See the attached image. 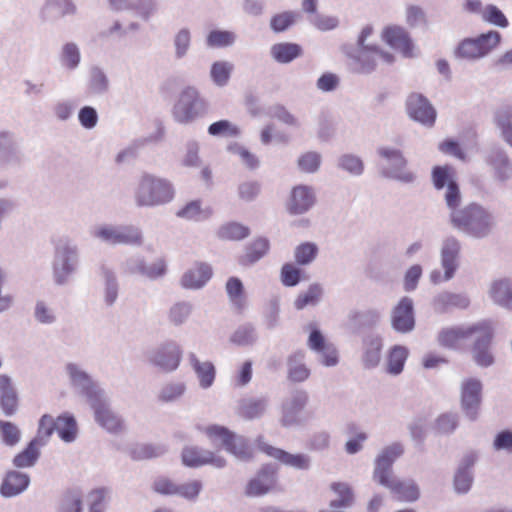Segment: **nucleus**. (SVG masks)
<instances>
[{
  "label": "nucleus",
  "mask_w": 512,
  "mask_h": 512,
  "mask_svg": "<svg viewBox=\"0 0 512 512\" xmlns=\"http://www.w3.org/2000/svg\"><path fill=\"white\" fill-rule=\"evenodd\" d=\"M138 206H158L170 202L174 197V188L165 178L144 173L134 192Z\"/></svg>",
  "instance_id": "7ed1b4c3"
},
{
  "label": "nucleus",
  "mask_w": 512,
  "mask_h": 512,
  "mask_svg": "<svg viewBox=\"0 0 512 512\" xmlns=\"http://www.w3.org/2000/svg\"><path fill=\"white\" fill-rule=\"evenodd\" d=\"M96 422L110 432H119L123 429V421L110 409V407L98 398L92 400Z\"/></svg>",
  "instance_id": "f3484780"
},
{
  "label": "nucleus",
  "mask_w": 512,
  "mask_h": 512,
  "mask_svg": "<svg viewBox=\"0 0 512 512\" xmlns=\"http://www.w3.org/2000/svg\"><path fill=\"white\" fill-rule=\"evenodd\" d=\"M191 364L204 388L212 385L215 378V368L210 362H200L194 354L190 355Z\"/></svg>",
  "instance_id": "2f4dec72"
},
{
  "label": "nucleus",
  "mask_w": 512,
  "mask_h": 512,
  "mask_svg": "<svg viewBox=\"0 0 512 512\" xmlns=\"http://www.w3.org/2000/svg\"><path fill=\"white\" fill-rule=\"evenodd\" d=\"M403 447L394 443L385 447L375 460L373 477L387 487L398 500L412 502L419 498V489L413 482L401 481L394 477L392 465L403 454Z\"/></svg>",
  "instance_id": "f03ea898"
},
{
  "label": "nucleus",
  "mask_w": 512,
  "mask_h": 512,
  "mask_svg": "<svg viewBox=\"0 0 512 512\" xmlns=\"http://www.w3.org/2000/svg\"><path fill=\"white\" fill-rule=\"evenodd\" d=\"M406 108L409 116L426 126H432L436 120V111L429 101L421 94L409 95Z\"/></svg>",
  "instance_id": "f8f14e48"
},
{
  "label": "nucleus",
  "mask_w": 512,
  "mask_h": 512,
  "mask_svg": "<svg viewBox=\"0 0 512 512\" xmlns=\"http://www.w3.org/2000/svg\"><path fill=\"white\" fill-rule=\"evenodd\" d=\"M182 462L187 467H200L211 465L216 468H222L226 465V460L218 452L203 450L198 447H185L181 454Z\"/></svg>",
  "instance_id": "9b49d317"
},
{
  "label": "nucleus",
  "mask_w": 512,
  "mask_h": 512,
  "mask_svg": "<svg viewBox=\"0 0 512 512\" xmlns=\"http://www.w3.org/2000/svg\"><path fill=\"white\" fill-rule=\"evenodd\" d=\"M261 192V186L256 181H246L239 185L238 195L244 202L254 201Z\"/></svg>",
  "instance_id": "603ef678"
},
{
  "label": "nucleus",
  "mask_w": 512,
  "mask_h": 512,
  "mask_svg": "<svg viewBox=\"0 0 512 512\" xmlns=\"http://www.w3.org/2000/svg\"><path fill=\"white\" fill-rule=\"evenodd\" d=\"M191 36L188 29H181L175 37V48L177 56L183 57L190 46Z\"/></svg>",
  "instance_id": "338daca9"
},
{
  "label": "nucleus",
  "mask_w": 512,
  "mask_h": 512,
  "mask_svg": "<svg viewBox=\"0 0 512 512\" xmlns=\"http://www.w3.org/2000/svg\"><path fill=\"white\" fill-rule=\"evenodd\" d=\"M164 453V449L161 446H155L152 444H137L131 451L130 456L133 460H150L157 458Z\"/></svg>",
  "instance_id": "ea45409f"
},
{
  "label": "nucleus",
  "mask_w": 512,
  "mask_h": 512,
  "mask_svg": "<svg viewBox=\"0 0 512 512\" xmlns=\"http://www.w3.org/2000/svg\"><path fill=\"white\" fill-rule=\"evenodd\" d=\"M207 45L212 48L227 47L235 41L233 32L224 30H212L207 36Z\"/></svg>",
  "instance_id": "a18cd8bd"
},
{
  "label": "nucleus",
  "mask_w": 512,
  "mask_h": 512,
  "mask_svg": "<svg viewBox=\"0 0 512 512\" xmlns=\"http://www.w3.org/2000/svg\"><path fill=\"white\" fill-rule=\"evenodd\" d=\"M202 490V483L199 480H192L187 483L177 485V496L187 500H194L198 497Z\"/></svg>",
  "instance_id": "3c124183"
},
{
  "label": "nucleus",
  "mask_w": 512,
  "mask_h": 512,
  "mask_svg": "<svg viewBox=\"0 0 512 512\" xmlns=\"http://www.w3.org/2000/svg\"><path fill=\"white\" fill-rule=\"evenodd\" d=\"M491 297L499 305L512 310V290L508 280L495 281L491 287Z\"/></svg>",
  "instance_id": "7c9ffc66"
},
{
  "label": "nucleus",
  "mask_w": 512,
  "mask_h": 512,
  "mask_svg": "<svg viewBox=\"0 0 512 512\" xmlns=\"http://www.w3.org/2000/svg\"><path fill=\"white\" fill-rule=\"evenodd\" d=\"M225 288L231 304L237 311L242 312L246 306V295L242 281L237 277H230Z\"/></svg>",
  "instance_id": "bb28decb"
},
{
  "label": "nucleus",
  "mask_w": 512,
  "mask_h": 512,
  "mask_svg": "<svg viewBox=\"0 0 512 512\" xmlns=\"http://www.w3.org/2000/svg\"><path fill=\"white\" fill-rule=\"evenodd\" d=\"M298 165L304 172H315L320 165V156L315 152H307L299 158Z\"/></svg>",
  "instance_id": "13d9d810"
},
{
  "label": "nucleus",
  "mask_w": 512,
  "mask_h": 512,
  "mask_svg": "<svg viewBox=\"0 0 512 512\" xmlns=\"http://www.w3.org/2000/svg\"><path fill=\"white\" fill-rule=\"evenodd\" d=\"M269 250V241L265 238L255 239L246 249L243 256L240 257L239 263L247 266L261 259Z\"/></svg>",
  "instance_id": "c85d7f7f"
},
{
  "label": "nucleus",
  "mask_w": 512,
  "mask_h": 512,
  "mask_svg": "<svg viewBox=\"0 0 512 512\" xmlns=\"http://www.w3.org/2000/svg\"><path fill=\"white\" fill-rule=\"evenodd\" d=\"M232 71V65L227 62H215L211 68V77L213 81L219 85H225Z\"/></svg>",
  "instance_id": "8fccbe9b"
},
{
  "label": "nucleus",
  "mask_w": 512,
  "mask_h": 512,
  "mask_svg": "<svg viewBox=\"0 0 512 512\" xmlns=\"http://www.w3.org/2000/svg\"><path fill=\"white\" fill-rule=\"evenodd\" d=\"M382 344L379 339L371 340L368 344L363 361L366 367L371 368L378 365L381 358Z\"/></svg>",
  "instance_id": "09e8293b"
},
{
  "label": "nucleus",
  "mask_w": 512,
  "mask_h": 512,
  "mask_svg": "<svg viewBox=\"0 0 512 512\" xmlns=\"http://www.w3.org/2000/svg\"><path fill=\"white\" fill-rule=\"evenodd\" d=\"M511 113L509 111L498 112L496 123L502 130L505 141L512 147V125L510 123Z\"/></svg>",
  "instance_id": "5fc2aeb1"
},
{
  "label": "nucleus",
  "mask_w": 512,
  "mask_h": 512,
  "mask_svg": "<svg viewBox=\"0 0 512 512\" xmlns=\"http://www.w3.org/2000/svg\"><path fill=\"white\" fill-rule=\"evenodd\" d=\"M330 489L338 496L337 499L331 500V508H347L354 502V493L348 483L333 482Z\"/></svg>",
  "instance_id": "cd10ccee"
},
{
  "label": "nucleus",
  "mask_w": 512,
  "mask_h": 512,
  "mask_svg": "<svg viewBox=\"0 0 512 512\" xmlns=\"http://www.w3.org/2000/svg\"><path fill=\"white\" fill-rule=\"evenodd\" d=\"M182 352L175 343H167L158 348L151 358V362L164 371L175 370L180 363Z\"/></svg>",
  "instance_id": "6ab92c4d"
},
{
  "label": "nucleus",
  "mask_w": 512,
  "mask_h": 512,
  "mask_svg": "<svg viewBox=\"0 0 512 512\" xmlns=\"http://www.w3.org/2000/svg\"><path fill=\"white\" fill-rule=\"evenodd\" d=\"M315 197L310 187L305 185L295 186L287 202V210L290 214L298 215L308 211L314 204Z\"/></svg>",
  "instance_id": "a211bd4d"
},
{
  "label": "nucleus",
  "mask_w": 512,
  "mask_h": 512,
  "mask_svg": "<svg viewBox=\"0 0 512 512\" xmlns=\"http://www.w3.org/2000/svg\"><path fill=\"white\" fill-rule=\"evenodd\" d=\"M322 288L319 284H312L309 286V288L303 292L300 293L295 302L294 306L297 310H302L307 306L310 305H316L318 301L320 300L322 296Z\"/></svg>",
  "instance_id": "e433bc0d"
},
{
  "label": "nucleus",
  "mask_w": 512,
  "mask_h": 512,
  "mask_svg": "<svg viewBox=\"0 0 512 512\" xmlns=\"http://www.w3.org/2000/svg\"><path fill=\"white\" fill-rule=\"evenodd\" d=\"M265 410V403L261 399H248L241 401L239 415L245 419L259 417Z\"/></svg>",
  "instance_id": "37998d69"
},
{
  "label": "nucleus",
  "mask_w": 512,
  "mask_h": 512,
  "mask_svg": "<svg viewBox=\"0 0 512 512\" xmlns=\"http://www.w3.org/2000/svg\"><path fill=\"white\" fill-rule=\"evenodd\" d=\"M212 276V269L206 263H197L184 273L181 279L182 286L189 289L202 287Z\"/></svg>",
  "instance_id": "5701e85b"
},
{
  "label": "nucleus",
  "mask_w": 512,
  "mask_h": 512,
  "mask_svg": "<svg viewBox=\"0 0 512 512\" xmlns=\"http://www.w3.org/2000/svg\"><path fill=\"white\" fill-rule=\"evenodd\" d=\"M0 430L3 440L7 445L12 446L19 441L20 431L13 423L0 421Z\"/></svg>",
  "instance_id": "6e6d98bb"
},
{
  "label": "nucleus",
  "mask_w": 512,
  "mask_h": 512,
  "mask_svg": "<svg viewBox=\"0 0 512 512\" xmlns=\"http://www.w3.org/2000/svg\"><path fill=\"white\" fill-rule=\"evenodd\" d=\"M96 235L110 244H140L141 233L134 227H103Z\"/></svg>",
  "instance_id": "2eb2a0df"
},
{
  "label": "nucleus",
  "mask_w": 512,
  "mask_h": 512,
  "mask_svg": "<svg viewBox=\"0 0 512 512\" xmlns=\"http://www.w3.org/2000/svg\"><path fill=\"white\" fill-rule=\"evenodd\" d=\"M203 432L212 445L222 447L241 459L251 457V450L245 439L237 436L228 428L220 425H210L204 428Z\"/></svg>",
  "instance_id": "39448f33"
},
{
  "label": "nucleus",
  "mask_w": 512,
  "mask_h": 512,
  "mask_svg": "<svg viewBox=\"0 0 512 512\" xmlns=\"http://www.w3.org/2000/svg\"><path fill=\"white\" fill-rule=\"evenodd\" d=\"M436 303L439 309L444 311L452 307L466 308L469 305V300L466 296L461 294L444 292L437 297Z\"/></svg>",
  "instance_id": "58836bf2"
},
{
  "label": "nucleus",
  "mask_w": 512,
  "mask_h": 512,
  "mask_svg": "<svg viewBox=\"0 0 512 512\" xmlns=\"http://www.w3.org/2000/svg\"><path fill=\"white\" fill-rule=\"evenodd\" d=\"M28 484L29 478L26 474L9 472L1 485V493L6 497L15 496L25 490Z\"/></svg>",
  "instance_id": "a878e982"
},
{
  "label": "nucleus",
  "mask_w": 512,
  "mask_h": 512,
  "mask_svg": "<svg viewBox=\"0 0 512 512\" xmlns=\"http://www.w3.org/2000/svg\"><path fill=\"white\" fill-rule=\"evenodd\" d=\"M406 21L411 26L426 24V15L423 9L419 6L410 5L406 10Z\"/></svg>",
  "instance_id": "0e129e2a"
},
{
  "label": "nucleus",
  "mask_w": 512,
  "mask_h": 512,
  "mask_svg": "<svg viewBox=\"0 0 512 512\" xmlns=\"http://www.w3.org/2000/svg\"><path fill=\"white\" fill-rule=\"evenodd\" d=\"M299 18V13L283 11L273 15L270 19V28L275 33H281L293 26Z\"/></svg>",
  "instance_id": "72a5a7b5"
},
{
  "label": "nucleus",
  "mask_w": 512,
  "mask_h": 512,
  "mask_svg": "<svg viewBox=\"0 0 512 512\" xmlns=\"http://www.w3.org/2000/svg\"><path fill=\"white\" fill-rule=\"evenodd\" d=\"M39 446H41V444L32 440L23 451L14 457L13 464L18 468L32 466L39 457Z\"/></svg>",
  "instance_id": "f704fd0d"
},
{
  "label": "nucleus",
  "mask_w": 512,
  "mask_h": 512,
  "mask_svg": "<svg viewBox=\"0 0 512 512\" xmlns=\"http://www.w3.org/2000/svg\"><path fill=\"white\" fill-rule=\"evenodd\" d=\"M107 496V490L105 488L94 489L89 494L90 508L89 512H103L104 501Z\"/></svg>",
  "instance_id": "680f3d73"
},
{
  "label": "nucleus",
  "mask_w": 512,
  "mask_h": 512,
  "mask_svg": "<svg viewBox=\"0 0 512 512\" xmlns=\"http://www.w3.org/2000/svg\"><path fill=\"white\" fill-rule=\"evenodd\" d=\"M191 311V307L186 303H177L175 304L169 313V318L171 322L178 325L183 323V321L189 316Z\"/></svg>",
  "instance_id": "774afa93"
},
{
  "label": "nucleus",
  "mask_w": 512,
  "mask_h": 512,
  "mask_svg": "<svg viewBox=\"0 0 512 512\" xmlns=\"http://www.w3.org/2000/svg\"><path fill=\"white\" fill-rule=\"evenodd\" d=\"M308 346L310 349L321 354L323 365L335 366L338 363V353L336 348L326 341L319 330L314 329L311 331L308 338Z\"/></svg>",
  "instance_id": "412c9836"
},
{
  "label": "nucleus",
  "mask_w": 512,
  "mask_h": 512,
  "mask_svg": "<svg viewBox=\"0 0 512 512\" xmlns=\"http://www.w3.org/2000/svg\"><path fill=\"white\" fill-rule=\"evenodd\" d=\"M451 220L455 227L475 237L487 235L491 227L490 215L475 204L453 211Z\"/></svg>",
  "instance_id": "20e7f679"
},
{
  "label": "nucleus",
  "mask_w": 512,
  "mask_h": 512,
  "mask_svg": "<svg viewBox=\"0 0 512 512\" xmlns=\"http://www.w3.org/2000/svg\"><path fill=\"white\" fill-rule=\"evenodd\" d=\"M493 447L495 450L512 452V431L502 430L494 438Z\"/></svg>",
  "instance_id": "69168bd1"
},
{
  "label": "nucleus",
  "mask_w": 512,
  "mask_h": 512,
  "mask_svg": "<svg viewBox=\"0 0 512 512\" xmlns=\"http://www.w3.org/2000/svg\"><path fill=\"white\" fill-rule=\"evenodd\" d=\"M55 430L56 420H54L52 416L45 414L39 421L37 436L33 440L37 441V443L41 445H44Z\"/></svg>",
  "instance_id": "49530a36"
},
{
  "label": "nucleus",
  "mask_w": 512,
  "mask_h": 512,
  "mask_svg": "<svg viewBox=\"0 0 512 512\" xmlns=\"http://www.w3.org/2000/svg\"><path fill=\"white\" fill-rule=\"evenodd\" d=\"M494 336L493 326L489 321H481L467 327H449L438 334V343L448 349H461L472 344L474 361L482 367L493 364L494 357L490 346Z\"/></svg>",
  "instance_id": "f257e3e1"
},
{
  "label": "nucleus",
  "mask_w": 512,
  "mask_h": 512,
  "mask_svg": "<svg viewBox=\"0 0 512 512\" xmlns=\"http://www.w3.org/2000/svg\"><path fill=\"white\" fill-rule=\"evenodd\" d=\"M408 357V350L403 346H394L388 355L387 371L390 374L397 375L402 372L404 364Z\"/></svg>",
  "instance_id": "473e14b6"
},
{
  "label": "nucleus",
  "mask_w": 512,
  "mask_h": 512,
  "mask_svg": "<svg viewBox=\"0 0 512 512\" xmlns=\"http://www.w3.org/2000/svg\"><path fill=\"white\" fill-rule=\"evenodd\" d=\"M372 31V27L366 26L362 29L358 38V44L362 46V49L360 50L357 58L360 63V70L365 73L372 71L378 60H382L387 63H391L394 60L392 54L383 52L377 46H364L365 40L372 34Z\"/></svg>",
  "instance_id": "6e6552de"
},
{
  "label": "nucleus",
  "mask_w": 512,
  "mask_h": 512,
  "mask_svg": "<svg viewBox=\"0 0 512 512\" xmlns=\"http://www.w3.org/2000/svg\"><path fill=\"white\" fill-rule=\"evenodd\" d=\"M62 59L69 68H75L78 65L80 61V53L74 43H67L63 47Z\"/></svg>",
  "instance_id": "e2e57ef3"
},
{
  "label": "nucleus",
  "mask_w": 512,
  "mask_h": 512,
  "mask_svg": "<svg viewBox=\"0 0 512 512\" xmlns=\"http://www.w3.org/2000/svg\"><path fill=\"white\" fill-rule=\"evenodd\" d=\"M56 431L59 437L65 442H71L77 435V423L69 413H63L56 419Z\"/></svg>",
  "instance_id": "c756f323"
},
{
  "label": "nucleus",
  "mask_w": 512,
  "mask_h": 512,
  "mask_svg": "<svg viewBox=\"0 0 512 512\" xmlns=\"http://www.w3.org/2000/svg\"><path fill=\"white\" fill-rule=\"evenodd\" d=\"M454 176L455 170L449 165L436 166L432 171L433 184L437 189H442L445 185L448 186L450 181H455Z\"/></svg>",
  "instance_id": "c03bdc74"
},
{
  "label": "nucleus",
  "mask_w": 512,
  "mask_h": 512,
  "mask_svg": "<svg viewBox=\"0 0 512 512\" xmlns=\"http://www.w3.org/2000/svg\"><path fill=\"white\" fill-rule=\"evenodd\" d=\"M392 326L401 333L409 332L414 327L413 302L410 298H402L392 313Z\"/></svg>",
  "instance_id": "dca6fc26"
},
{
  "label": "nucleus",
  "mask_w": 512,
  "mask_h": 512,
  "mask_svg": "<svg viewBox=\"0 0 512 512\" xmlns=\"http://www.w3.org/2000/svg\"><path fill=\"white\" fill-rule=\"evenodd\" d=\"M481 382L477 379H467L461 387V406L465 414L475 420L481 403Z\"/></svg>",
  "instance_id": "ddd939ff"
},
{
  "label": "nucleus",
  "mask_w": 512,
  "mask_h": 512,
  "mask_svg": "<svg viewBox=\"0 0 512 512\" xmlns=\"http://www.w3.org/2000/svg\"><path fill=\"white\" fill-rule=\"evenodd\" d=\"M460 252V243L454 237L447 238L441 250V262L445 270L444 275L440 271H433L430 275L431 281L438 284L453 277L457 269V257Z\"/></svg>",
  "instance_id": "9d476101"
},
{
  "label": "nucleus",
  "mask_w": 512,
  "mask_h": 512,
  "mask_svg": "<svg viewBox=\"0 0 512 512\" xmlns=\"http://www.w3.org/2000/svg\"><path fill=\"white\" fill-rule=\"evenodd\" d=\"M206 110V102L200 96L199 91L195 87H185L179 94L172 114L176 121L180 123H189L204 113Z\"/></svg>",
  "instance_id": "423d86ee"
},
{
  "label": "nucleus",
  "mask_w": 512,
  "mask_h": 512,
  "mask_svg": "<svg viewBox=\"0 0 512 512\" xmlns=\"http://www.w3.org/2000/svg\"><path fill=\"white\" fill-rule=\"evenodd\" d=\"M257 445L258 448L269 457H272L281 463L291 466L295 469L306 470L310 466V458L306 454H291L282 449L273 447L261 440H258Z\"/></svg>",
  "instance_id": "4468645a"
},
{
  "label": "nucleus",
  "mask_w": 512,
  "mask_h": 512,
  "mask_svg": "<svg viewBox=\"0 0 512 512\" xmlns=\"http://www.w3.org/2000/svg\"><path fill=\"white\" fill-rule=\"evenodd\" d=\"M250 233L247 226L237 222H230L221 226L217 232L218 237L223 240H242Z\"/></svg>",
  "instance_id": "c9c22d12"
},
{
  "label": "nucleus",
  "mask_w": 512,
  "mask_h": 512,
  "mask_svg": "<svg viewBox=\"0 0 512 512\" xmlns=\"http://www.w3.org/2000/svg\"><path fill=\"white\" fill-rule=\"evenodd\" d=\"M305 354L296 352L287 359V378L293 383H301L310 377V369L304 363Z\"/></svg>",
  "instance_id": "b1692460"
},
{
  "label": "nucleus",
  "mask_w": 512,
  "mask_h": 512,
  "mask_svg": "<svg viewBox=\"0 0 512 512\" xmlns=\"http://www.w3.org/2000/svg\"><path fill=\"white\" fill-rule=\"evenodd\" d=\"M211 214L212 210L210 208H202L199 201H191L177 212L179 217L195 221L206 219Z\"/></svg>",
  "instance_id": "4c0bfd02"
},
{
  "label": "nucleus",
  "mask_w": 512,
  "mask_h": 512,
  "mask_svg": "<svg viewBox=\"0 0 512 512\" xmlns=\"http://www.w3.org/2000/svg\"><path fill=\"white\" fill-rule=\"evenodd\" d=\"M501 42V34L490 30L476 38H466L460 42L456 53L459 57L477 59L486 56Z\"/></svg>",
  "instance_id": "0eeeda50"
},
{
  "label": "nucleus",
  "mask_w": 512,
  "mask_h": 512,
  "mask_svg": "<svg viewBox=\"0 0 512 512\" xmlns=\"http://www.w3.org/2000/svg\"><path fill=\"white\" fill-rule=\"evenodd\" d=\"M208 133L212 136L235 137L240 133L239 128L228 120H220L208 127Z\"/></svg>",
  "instance_id": "de8ad7c7"
},
{
  "label": "nucleus",
  "mask_w": 512,
  "mask_h": 512,
  "mask_svg": "<svg viewBox=\"0 0 512 512\" xmlns=\"http://www.w3.org/2000/svg\"><path fill=\"white\" fill-rule=\"evenodd\" d=\"M277 468L264 465L257 474L249 480L245 487V494L250 497L262 496L278 488Z\"/></svg>",
  "instance_id": "1a4fd4ad"
},
{
  "label": "nucleus",
  "mask_w": 512,
  "mask_h": 512,
  "mask_svg": "<svg viewBox=\"0 0 512 512\" xmlns=\"http://www.w3.org/2000/svg\"><path fill=\"white\" fill-rule=\"evenodd\" d=\"M271 55L278 63H289L300 57L303 53L302 47L297 43L280 42L271 47Z\"/></svg>",
  "instance_id": "393cba45"
},
{
  "label": "nucleus",
  "mask_w": 512,
  "mask_h": 512,
  "mask_svg": "<svg viewBox=\"0 0 512 512\" xmlns=\"http://www.w3.org/2000/svg\"><path fill=\"white\" fill-rule=\"evenodd\" d=\"M382 39L392 48L400 50L405 56L412 55L413 43L404 28L388 26L382 31Z\"/></svg>",
  "instance_id": "4be33fe9"
},
{
  "label": "nucleus",
  "mask_w": 512,
  "mask_h": 512,
  "mask_svg": "<svg viewBox=\"0 0 512 512\" xmlns=\"http://www.w3.org/2000/svg\"><path fill=\"white\" fill-rule=\"evenodd\" d=\"M382 157L389 161L387 174L402 181H412L413 174L406 170V160L399 150L382 148L379 150Z\"/></svg>",
  "instance_id": "aec40b11"
},
{
  "label": "nucleus",
  "mask_w": 512,
  "mask_h": 512,
  "mask_svg": "<svg viewBox=\"0 0 512 512\" xmlns=\"http://www.w3.org/2000/svg\"><path fill=\"white\" fill-rule=\"evenodd\" d=\"M481 18L484 22L493 26L500 28H506L509 26V21L505 14L493 4H488L484 7Z\"/></svg>",
  "instance_id": "a19ab883"
},
{
  "label": "nucleus",
  "mask_w": 512,
  "mask_h": 512,
  "mask_svg": "<svg viewBox=\"0 0 512 512\" xmlns=\"http://www.w3.org/2000/svg\"><path fill=\"white\" fill-rule=\"evenodd\" d=\"M318 247L315 243L304 242L295 248L294 257L299 265H308L317 257Z\"/></svg>",
  "instance_id": "79ce46f5"
},
{
  "label": "nucleus",
  "mask_w": 512,
  "mask_h": 512,
  "mask_svg": "<svg viewBox=\"0 0 512 512\" xmlns=\"http://www.w3.org/2000/svg\"><path fill=\"white\" fill-rule=\"evenodd\" d=\"M177 483L167 477H158L153 483V490L161 495L172 496L176 494Z\"/></svg>",
  "instance_id": "4d7b16f0"
},
{
  "label": "nucleus",
  "mask_w": 512,
  "mask_h": 512,
  "mask_svg": "<svg viewBox=\"0 0 512 512\" xmlns=\"http://www.w3.org/2000/svg\"><path fill=\"white\" fill-rule=\"evenodd\" d=\"M458 425L457 417L453 414H442L436 420V429L439 433L453 432Z\"/></svg>",
  "instance_id": "bf43d9fd"
},
{
  "label": "nucleus",
  "mask_w": 512,
  "mask_h": 512,
  "mask_svg": "<svg viewBox=\"0 0 512 512\" xmlns=\"http://www.w3.org/2000/svg\"><path fill=\"white\" fill-rule=\"evenodd\" d=\"M439 150L448 155H452L459 160L465 161L466 160V154L461 148L460 144L457 141H454L452 139L444 140L439 144Z\"/></svg>",
  "instance_id": "052dcab7"
},
{
  "label": "nucleus",
  "mask_w": 512,
  "mask_h": 512,
  "mask_svg": "<svg viewBox=\"0 0 512 512\" xmlns=\"http://www.w3.org/2000/svg\"><path fill=\"white\" fill-rule=\"evenodd\" d=\"M281 281L287 287L296 286L301 281V270L292 263H286L281 269Z\"/></svg>",
  "instance_id": "864d4df0"
}]
</instances>
